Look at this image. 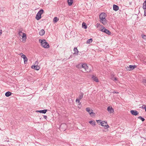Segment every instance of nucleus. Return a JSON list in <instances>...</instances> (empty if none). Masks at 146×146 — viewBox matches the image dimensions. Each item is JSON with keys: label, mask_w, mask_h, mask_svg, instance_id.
Instances as JSON below:
<instances>
[{"label": "nucleus", "mask_w": 146, "mask_h": 146, "mask_svg": "<svg viewBox=\"0 0 146 146\" xmlns=\"http://www.w3.org/2000/svg\"><path fill=\"white\" fill-rule=\"evenodd\" d=\"M101 125L102 126L104 127L105 129H108L109 127V126L108 125L106 121H103L101 122Z\"/></svg>", "instance_id": "7"}, {"label": "nucleus", "mask_w": 146, "mask_h": 146, "mask_svg": "<svg viewBox=\"0 0 146 146\" xmlns=\"http://www.w3.org/2000/svg\"><path fill=\"white\" fill-rule=\"evenodd\" d=\"M142 82L144 85L146 86V79H143L142 81Z\"/></svg>", "instance_id": "32"}, {"label": "nucleus", "mask_w": 146, "mask_h": 146, "mask_svg": "<svg viewBox=\"0 0 146 146\" xmlns=\"http://www.w3.org/2000/svg\"><path fill=\"white\" fill-rule=\"evenodd\" d=\"M107 110L110 113H112L114 112L113 109L111 106H109L107 108Z\"/></svg>", "instance_id": "12"}, {"label": "nucleus", "mask_w": 146, "mask_h": 146, "mask_svg": "<svg viewBox=\"0 0 146 146\" xmlns=\"http://www.w3.org/2000/svg\"><path fill=\"white\" fill-rule=\"evenodd\" d=\"M144 16H146V10H145V11H144Z\"/></svg>", "instance_id": "37"}, {"label": "nucleus", "mask_w": 146, "mask_h": 146, "mask_svg": "<svg viewBox=\"0 0 146 146\" xmlns=\"http://www.w3.org/2000/svg\"><path fill=\"white\" fill-rule=\"evenodd\" d=\"M59 20V19L56 17H54L53 19V22L55 23L57 22Z\"/></svg>", "instance_id": "25"}, {"label": "nucleus", "mask_w": 146, "mask_h": 146, "mask_svg": "<svg viewBox=\"0 0 146 146\" xmlns=\"http://www.w3.org/2000/svg\"><path fill=\"white\" fill-rule=\"evenodd\" d=\"M31 67L33 69H34L37 70H38L40 69L39 66L37 65H32L31 66Z\"/></svg>", "instance_id": "11"}, {"label": "nucleus", "mask_w": 146, "mask_h": 146, "mask_svg": "<svg viewBox=\"0 0 146 146\" xmlns=\"http://www.w3.org/2000/svg\"><path fill=\"white\" fill-rule=\"evenodd\" d=\"M138 118L141 119L142 121L143 122L145 120V119L144 118L142 117L141 116L139 117H138Z\"/></svg>", "instance_id": "29"}, {"label": "nucleus", "mask_w": 146, "mask_h": 146, "mask_svg": "<svg viewBox=\"0 0 146 146\" xmlns=\"http://www.w3.org/2000/svg\"><path fill=\"white\" fill-rule=\"evenodd\" d=\"M22 30H21V29H19V31H22Z\"/></svg>", "instance_id": "44"}, {"label": "nucleus", "mask_w": 146, "mask_h": 146, "mask_svg": "<svg viewBox=\"0 0 146 146\" xmlns=\"http://www.w3.org/2000/svg\"><path fill=\"white\" fill-rule=\"evenodd\" d=\"M43 116H44V119H46L47 118V116L46 115H44Z\"/></svg>", "instance_id": "38"}, {"label": "nucleus", "mask_w": 146, "mask_h": 146, "mask_svg": "<svg viewBox=\"0 0 146 146\" xmlns=\"http://www.w3.org/2000/svg\"><path fill=\"white\" fill-rule=\"evenodd\" d=\"M130 113L132 115L135 116L138 115L139 114V112L135 110H131Z\"/></svg>", "instance_id": "9"}, {"label": "nucleus", "mask_w": 146, "mask_h": 146, "mask_svg": "<svg viewBox=\"0 0 146 146\" xmlns=\"http://www.w3.org/2000/svg\"><path fill=\"white\" fill-rule=\"evenodd\" d=\"M72 55H71L70 57H69V58H68V59H70V58H72Z\"/></svg>", "instance_id": "42"}, {"label": "nucleus", "mask_w": 146, "mask_h": 146, "mask_svg": "<svg viewBox=\"0 0 146 146\" xmlns=\"http://www.w3.org/2000/svg\"><path fill=\"white\" fill-rule=\"evenodd\" d=\"M96 26L97 27L99 28V30L100 28H102V27H104V26H103L102 25H100V24L99 23H97L96 24Z\"/></svg>", "instance_id": "23"}, {"label": "nucleus", "mask_w": 146, "mask_h": 146, "mask_svg": "<svg viewBox=\"0 0 146 146\" xmlns=\"http://www.w3.org/2000/svg\"><path fill=\"white\" fill-rule=\"evenodd\" d=\"M96 121L98 123H100L101 124V120H97Z\"/></svg>", "instance_id": "35"}, {"label": "nucleus", "mask_w": 146, "mask_h": 146, "mask_svg": "<svg viewBox=\"0 0 146 146\" xmlns=\"http://www.w3.org/2000/svg\"><path fill=\"white\" fill-rule=\"evenodd\" d=\"M74 53H73L74 54L78 55V51L76 47H74Z\"/></svg>", "instance_id": "14"}, {"label": "nucleus", "mask_w": 146, "mask_h": 146, "mask_svg": "<svg viewBox=\"0 0 146 146\" xmlns=\"http://www.w3.org/2000/svg\"><path fill=\"white\" fill-rule=\"evenodd\" d=\"M86 110L91 115V116H93L94 115L95 113L93 112V111L92 110H90V108H86Z\"/></svg>", "instance_id": "8"}, {"label": "nucleus", "mask_w": 146, "mask_h": 146, "mask_svg": "<svg viewBox=\"0 0 146 146\" xmlns=\"http://www.w3.org/2000/svg\"><path fill=\"white\" fill-rule=\"evenodd\" d=\"M47 111V110L45 109L42 110H36V112H39L40 113L45 114L46 113Z\"/></svg>", "instance_id": "10"}, {"label": "nucleus", "mask_w": 146, "mask_h": 146, "mask_svg": "<svg viewBox=\"0 0 146 146\" xmlns=\"http://www.w3.org/2000/svg\"><path fill=\"white\" fill-rule=\"evenodd\" d=\"M89 123L94 126L96 125V122L94 121H89Z\"/></svg>", "instance_id": "19"}, {"label": "nucleus", "mask_w": 146, "mask_h": 146, "mask_svg": "<svg viewBox=\"0 0 146 146\" xmlns=\"http://www.w3.org/2000/svg\"><path fill=\"white\" fill-rule=\"evenodd\" d=\"M39 34L41 36L43 35L45 33V31L44 29L41 30L39 33Z\"/></svg>", "instance_id": "16"}, {"label": "nucleus", "mask_w": 146, "mask_h": 146, "mask_svg": "<svg viewBox=\"0 0 146 146\" xmlns=\"http://www.w3.org/2000/svg\"><path fill=\"white\" fill-rule=\"evenodd\" d=\"M92 41V38H90L89 39H88L87 40V43H88L89 44H90V43H91V42Z\"/></svg>", "instance_id": "26"}, {"label": "nucleus", "mask_w": 146, "mask_h": 146, "mask_svg": "<svg viewBox=\"0 0 146 146\" xmlns=\"http://www.w3.org/2000/svg\"><path fill=\"white\" fill-rule=\"evenodd\" d=\"M63 127H65V128H66V127H67V126H66V124H62L60 126V127L61 128H62Z\"/></svg>", "instance_id": "30"}, {"label": "nucleus", "mask_w": 146, "mask_h": 146, "mask_svg": "<svg viewBox=\"0 0 146 146\" xmlns=\"http://www.w3.org/2000/svg\"><path fill=\"white\" fill-rule=\"evenodd\" d=\"M143 8L144 10L146 9V0L145 1L143 4Z\"/></svg>", "instance_id": "21"}, {"label": "nucleus", "mask_w": 146, "mask_h": 146, "mask_svg": "<svg viewBox=\"0 0 146 146\" xmlns=\"http://www.w3.org/2000/svg\"><path fill=\"white\" fill-rule=\"evenodd\" d=\"M146 106V105H143L141 107H140V108H141L142 109H145V108Z\"/></svg>", "instance_id": "33"}, {"label": "nucleus", "mask_w": 146, "mask_h": 146, "mask_svg": "<svg viewBox=\"0 0 146 146\" xmlns=\"http://www.w3.org/2000/svg\"><path fill=\"white\" fill-rule=\"evenodd\" d=\"M20 54L21 55V57L23 59L25 58L26 57L25 55L23 53H21Z\"/></svg>", "instance_id": "31"}, {"label": "nucleus", "mask_w": 146, "mask_h": 146, "mask_svg": "<svg viewBox=\"0 0 146 146\" xmlns=\"http://www.w3.org/2000/svg\"><path fill=\"white\" fill-rule=\"evenodd\" d=\"M38 64V62L36 61V62H35V64H36V65H37Z\"/></svg>", "instance_id": "40"}, {"label": "nucleus", "mask_w": 146, "mask_h": 146, "mask_svg": "<svg viewBox=\"0 0 146 146\" xmlns=\"http://www.w3.org/2000/svg\"><path fill=\"white\" fill-rule=\"evenodd\" d=\"M100 31L108 35H110L111 34V32L108 29H106L104 26L102 27V28H100Z\"/></svg>", "instance_id": "4"}, {"label": "nucleus", "mask_w": 146, "mask_h": 146, "mask_svg": "<svg viewBox=\"0 0 146 146\" xmlns=\"http://www.w3.org/2000/svg\"><path fill=\"white\" fill-rule=\"evenodd\" d=\"M144 62H145V64H146V61H144Z\"/></svg>", "instance_id": "45"}, {"label": "nucleus", "mask_w": 146, "mask_h": 146, "mask_svg": "<svg viewBox=\"0 0 146 146\" xmlns=\"http://www.w3.org/2000/svg\"><path fill=\"white\" fill-rule=\"evenodd\" d=\"M39 42L41 43V45L45 48H48L50 47L49 44L45 39H39Z\"/></svg>", "instance_id": "2"}, {"label": "nucleus", "mask_w": 146, "mask_h": 146, "mask_svg": "<svg viewBox=\"0 0 146 146\" xmlns=\"http://www.w3.org/2000/svg\"><path fill=\"white\" fill-rule=\"evenodd\" d=\"M23 33L22 32V31H19V33H18V34H19V35L20 36L21 35V33H22L23 34Z\"/></svg>", "instance_id": "36"}, {"label": "nucleus", "mask_w": 146, "mask_h": 146, "mask_svg": "<svg viewBox=\"0 0 146 146\" xmlns=\"http://www.w3.org/2000/svg\"><path fill=\"white\" fill-rule=\"evenodd\" d=\"M2 30L1 29H0V35L2 34Z\"/></svg>", "instance_id": "41"}, {"label": "nucleus", "mask_w": 146, "mask_h": 146, "mask_svg": "<svg viewBox=\"0 0 146 146\" xmlns=\"http://www.w3.org/2000/svg\"><path fill=\"white\" fill-rule=\"evenodd\" d=\"M80 100L78 99H77L76 100V102L78 103V105H79L81 104V103L80 102Z\"/></svg>", "instance_id": "28"}, {"label": "nucleus", "mask_w": 146, "mask_h": 146, "mask_svg": "<svg viewBox=\"0 0 146 146\" xmlns=\"http://www.w3.org/2000/svg\"><path fill=\"white\" fill-rule=\"evenodd\" d=\"M23 40H25L27 38L26 35L25 33H23V36H22Z\"/></svg>", "instance_id": "22"}, {"label": "nucleus", "mask_w": 146, "mask_h": 146, "mask_svg": "<svg viewBox=\"0 0 146 146\" xmlns=\"http://www.w3.org/2000/svg\"><path fill=\"white\" fill-rule=\"evenodd\" d=\"M112 79L113 80H117V78H114V80H113V79Z\"/></svg>", "instance_id": "39"}, {"label": "nucleus", "mask_w": 146, "mask_h": 146, "mask_svg": "<svg viewBox=\"0 0 146 146\" xmlns=\"http://www.w3.org/2000/svg\"><path fill=\"white\" fill-rule=\"evenodd\" d=\"M113 93L114 94V93H118V92L117 93L115 92L114 91V92H113Z\"/></svg>", "instance_id": "43"}, {"label": "nucleus", "mask_w": 146, "mask_h": 146, "mask_svg": "<svg viewBox=\"0 0 146 146\" xmlns=\"http://www.w3.org/2000/svg\"><path fill=\"white\" fill-rule=\"evenodd\" d=\"M142 36L143 38L145 39L146 38V36L144 35H142Z\"/></svg>", "instance_id": "34"}, {"label": "nucleus", "mask_w": 146, "mask_h": 146, "mask_svg": "<svg viewBox=\"0 0 146 146\" xmlns=\"http://www.w3.org/2000/svg\"><path fill=\"white\" fill-rule=\"evenodd\" d=\"M68 3L69 6H71L73 3V0H68Z\"/></svg>", "instance_id": "20"}, {"label": "nucleus", "mask_w": 146, "mask_h": 146, "mask_svg": "<svg viewBox=\"0 0 146 146\" xmlns=\"http://www.w3.org/2000/svg\"><path fill=\"white\" fill-rule=\"evenodd\" d=\"M113 9L114 10L117 11L119 10V7L117 5H113Z\"/></svg>", "instance_id": "13"}, {"label": "nucleus", "mask_w": 146, "mask_h": 146, "mask_svg": "<svg viewBox=\"0 0 146 146\" xmlns=\"http://www.w3.org/2000/svg\"><path fill=\"white\" fill-rule=\"evenodd\" d=\"M82 67L84 68L85 71L87 72H90V70L88 69V67L86 64H82L81 65Z\"/></svg>", "instance_id": "5"}, {"label": "nucleus", "mask_w": 146, "mask_h": 146, "mask_svg": "<svg viewBox=\"0 0 146 146\" xmlns=\"http://www.w3.org/2000/svg\"><path fill=\"white\" fill-rule=\"evenodd\" d=\"M84 94L83 92H80V94L79 95L78 98V99L80 100L82 99L83 98Z\"/></svg>", "instance_id": "17"}, {"label": "nucleus", "mask_w": 146, "mask_h": 146, "mask_svg": "<svg viewBox=\"0 0 146 146\" xmlns=\"http://www.w3.org/2000/svg\"><path fill=\"white\" fill-rule=\"evenodd\" d=\"M11 94H12V93L11 92H10L9 91H8V92H6V93L5 94V96L6 97H9V96H11Z\"/></svg>", "instance_id": "18"}, {"label": "nucleus", "mask_w": 146, "mask_h": 146, "mask_svg": "<svg viewBox=\"0 0 146 146\" xmlns=\"http://www.w3.org/2000/svg\"><path fill=\"white\" fill-rule=\"evenodd\" d=\"M44 12V10L42 9H41L36 14L35 18L38 20H39L40 19L41 17V15Z\"/></svg>", "instance_id": "3"}, {"label": "nucleus", "mask_w": 146, "mask_h": 146, "mask_svg": "<svg viewBox=\"0 0 146 146\" xmlns=\"http://www.w3.org/2000/svg\"><path fill=\"white\" fill-rule=\"evenodd\" d=\"M24 63L25 64H26L27 63V61H28V58L26 57L24 58Z\"/></svg>", "instance_id": "27"}, {"label": "nucleus", "mask_w": 146, "mask_h": 146, "mask_svg": "<svg viewBox=\"0 0 146 146\" xmlns=\"http://www.w3.org/2000/svg\"><path fill=\"white\" fill-rule=\"evenodd\" d=\"M82 27L84 29H86L87 28V25L84 22H83L82 23Z\"/></svg>", "instance_id": "24"}, {"label": "nucleus", "mask_w": 146, "mask_h": 146, "mask_svg": "<svg viewBox=\"0 0 146 146\" xmlns=\"http://www.w3.org/2000/svg\"><path fill=\"white\" fill-rule=\"evenodd\" d=\"M136 67V65H130L129 66H127L126 67V69L127 71H130L133 70Z\"/></svg>", "instance_id": "6"}, {"label": "nucleus", "mask_w": 146, "mask_h": 146, "mask_svg": "<svg viewBox=\"0 0 146 146\" xmlns=\"http://www.w3.org/2000/svg\"><path fill=\"white\" fill-rule=\"evenodd\" d=\"M106 15L104 13H102L99 16L100 22L104 25H106L107 23V20L106 18Z\"/></svg>", "instance_id": "1"}, {"label": "nucleus", "mask_w": 146, "mask_h": 146, "mask_svg": "<svg viewBox=\"0 0 146 146\" xmlns=\"http://www.w3.org/2000/svg\"><path fill=\"white\" fill-rule=\"evenodd\" d=\"M92 78L93 80L96 82H99L98 80L97 77L93 76L92 77Z\"/></svg>", "instance_id": "15"}]
</instances>
